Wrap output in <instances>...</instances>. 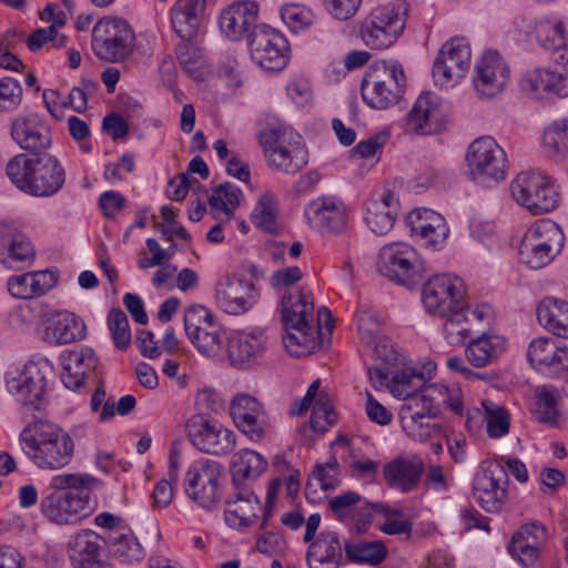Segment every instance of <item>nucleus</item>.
I'll return each mask as SVG.
<instances>
[{
  "label": "nucleus",
  "instance_id": "1",
  "mask_svg": "<svg viewBox=\"0 0 568 568\" xmlns=\"http://www.w3.org/2000/svg\"><path fill=\"white\" fill-rule=\"evenodd\" d=\"M102 481L87 473L59 474L51 478L52 493L41 500V511L58 525H74L89 517L95 509L91 493L102 487Z\"/></svg>",
  "mask_w": 568,
  "mask_h": 568
},
{
  "label": "nucleus",
  "instance_id": "2",
  "mask_svg": "<svg viewBox=\"0 0 568 568\" xmlns=\"http://www.w3.org/2000/svg\"><path fill=\"white\" fill-rule=\"evenodd\" d=\"M22 449L40 468L60 469L70 464L74 453L72 437L60 426L37 420L20 434Z\"/></svg>",
  "mask_w": 568,
  "mask_h": 568
},
{
  "label": "nucleus",
  "instance_id": "3",
  "mask_svg": "<svg viewBox=\"0 0 568 568\" xmlns=\"http://www.w3.org/2000/svg\"><path fill=\"white\" fill-rule=\"evenodd\" d=\"M6 172L17 187L34 196L53 195L65 181L63 166L51 154H18L8 162Z\"/></svg>",
  "mask_w": 568,
  "mask_h": 568
},
{
  "label": "nucleus",
  "instance_id": "4",
  "mask_svg": "<svg viewBox=\"0 0 568 568\" xmlns=\"http://www.w3.org/2000/svg\"><path fill=\"white\" fill-rule=\"evenodd\" d=\"M282 321L286 331L283 343L294 356H301L304 351L294 347H305L314 341V301L311 293L303 288L296 293L287 292L282 301Z\"/></svg>",
  "mask_w": 568,
  "mask_h": 568
},
{
  "label": "nucleus",
  "instance_id": "5",
  "mask_svg": "<svg viewBox=\"0 0 568 568\" xmlns=\"http://www.w3.org/2000/svg\"><path fill=\"white\" fill-rule=\"evenodd\" d=\"M257 138L271 168L294 175L307 165L308 151L297 133L277 125L261 130Z\"/></svg>",
  "mask_w": 568,
  "mask_h": 568
},
{
  "label": "nucleus",
  "instance_id": "6",
  "mask_svg": "<svg viewBox=\"0 0 568 568\" xmlns=\"http://www.w3.org/2000/svg\"><path fill=\"white\" fill-rule=\"evenodd\" d=\"M511 199L532 215L547 214L558 207L560 193L554 180L536 171L518 173L510 182Z\"/></svg>",
  "mask_w": 568,
  "mask_h": 568
},
{
  "label": "nucleus",
  "instance_id": "7",
  "mask_svg": "<svg viewBox=\"0 0 568 568\" xmlns=\"http://www.w3.org/2000/svg\"><path fill=\"white\" fill-rule=\"evenodd\" d=\"M406 85L403 65L396 61L376 63L362 80L364 102L376 110H385L398 102Z\"/></svg>",
  "mask_w": 568,
  "mask_h": 568
},
{
  "label": "nucleus",
  "instance_id": "8",
  "mask_svg": "<svg viewBox=\"0 0 568 568\" xmlns=\"http://www.w3.org/2000/svg\"><path fill=\"white\" fill-rule=\"evenodd\" d=\"M407 6L388 3L374 8L359 23V37L373 50L392 47L406 26Z\"/></svg>",
  "mask_w": 568,
  "mask_h": 568
},
{
  "label": "nucleus",
  "instance_id": "9",
  "mask_svg": "<svg viewBox=\"0 0 568 568\" xmlns=\"http://www.w3.org/2000/svg\"><path fill=\"white\" fill-rule=\"evenodd\" d=\"M184 328L190 342L203 356L224 357L225 332L214 313L204 305H192L184 313Z\"/></svg>",
  "mask_w": 568,
  "mask_h": 568
},
{
  "label": "nucleus",
  "instance_id": "10",
  "mask_svg": "<svg viewBox=\"0 0 568 568\" xmlns=\"http://www.w3.org/2000/svg\"><path fill=\"white\" fill-rule=\"evenodd\" d=\"M565 234L559 225L549 220L532 224L525 233L519 248L520 260L538 270L548 265L560 253Z\"/></svg>",
  "mask_w": 568,
  "mask_h": 568
},
{
  "label": "nucleus",
  "instance_id": "11",
  "mask_svg": "<svg viewBox=\"0 0 568 568\" xmlns=\"http://www.w3.org/2000/svg\"><path fill=\"white\" fill-rule=\"evenodd\" d=\"M135 36L122 19L103 18L92 30L91 47L94 54L106 62L124 61L134 49Z\"/></svg>",
  "mask_w": 568,
  "mask_h": 568
},
{
  "label": "nucleus",
  "instance_id": "12",
  "mask_svg": "<svg viewBox=\"0 0 568 568\" xmlns=\"http://www.w3.org/2000/svg\"><path fill=\"white\" fill-rule=\"evenodd\" d=\"M377 267L382 275L408 288L415 287L424 277L417 252L405 243L384 245L378 254Z\"/></svg>",
  "mask_w": 568,
  "mask_h": 568
},
{
  "label": "nucleus",
  "instance_id": "13",
  "mask_svg": "<svg viewBox=\"0 0 568 568\" xmlns=\"http://www.w3.org/2000/svg\"><path fill=\"white\" fill-rule=\"evenodd\" d=\"M467 163L474 181L481 184H496L507 174V155L491 136L474 140L467 150Z\"/></svg>",
  "mask_w": 568,
  "mask_h": 568
},
{
  "label": "nucleus",
  "instance_id": "14",
  "mask_svg": "<svg viewBox=\"0 0 568 568\" xmlns=\"http://www.w3.org/2000/svg\"><path fill=\"white\" fill-rule=\"evenodd\" d=\"M466 288L458 276L438 274L423 286L422 302L430 315L446 317L453 311L463 308Z\"/></svg>",
  "mask_w": 568,
  "mask_h": 568
},
{
  "label": "nucleus",
  "instance_id": "15",
  "mask_svg": "<svg viewBox=\"0 0 568 568\" xmlns=\"http://www.w3.org/2000/svg\"><path fill=\"white\" fill-rule=\"evenodd\" d=\"M185 430L192 445L202 453L223 456L235 448V434L219 420L204 414L194 415L185 423Z\"/></svg>",
  "mask_w": 568,
  "mask_h": 568
},
{
  "label": "nucleus",
  "instance_id": "16",
  "mask_svg": "<svg viewBox=\"0 0 568 568\" xmlns=\"http://www.w3.org/2000/svg\"><path fill=\"white\" fill-rule=\"evenodd\" d=\"M247 44L252 60L264 70L280 71L288 61L287 39L270 26L255 27Z\"/></svg>",
  "mask_w": 568,
  "mask_h": 568
},
{
  "label": "nucleus",
  "instance_id": "17",
  "mask_svg": "<svg viewBox=\"0 0 568 568\" xmlns=\"http://www.w3.org/2000/svg\"><path fill=\"white\" fill-rule=\"evenodd\" d=\"M222 466L211 459L194 462L185 474V491L199 506L213 509L220 503L219 480Z\"/></svg>",
  "mask_w": 568,
  "mask_h": 568
},
{
  "label": "nucleus",
  "instance_id": "18",
  "mask_svg": "<svg viewBox=\"0 0 568 568\" xmlns=\"http://www.w3.org/2000/svg\"><path fill=\"white\" fill-rule=\"evenodd\" d=\"M470 47L464 38L446 41L433 64V78L440 87H449L463 79L470 68Z\"/></svg>",
  "mask_w": 568,
  "mask_h": 568
},
{
  "label": "nucleus",
  "instance_id": "19",
  "mask_svg": "<svg viewBox=\"0 0 568 568\" xmlns=\"http://www.w3.org/2000/svg\"><path fill=\"white\" fill-rule=\"evenodd\" d=\"M49 368L48 362L28 363L22 371L7 374L6 387L21 404L38 408L47 389L45 373Z\"/></svg>",
  "mask_w": 568,
  "mask_h": 568
},
{
  "label": "nucleus",
  "instance_id": "20",
  "mask_svg": "<svg viewBox=\"0 0 568 568\" xmlns=\"http://www.w3.org/2000/svg\"><path fill=\"white\" fill-rule=\"evenodd\" d=\"M508 474L500 462L489 463L475 477L474 496L487 513H498L507 498Z\"/></svg>",
  "mask_w": 568,
  "mask_h": 568
},
{
  "label": "nucleus",
  "instance_id": "21",
  "mask_svg": "<svg viewBox=\"0 0 568 568\" xmlns=\"http://www.w3.org/2000/svg\"><path fill=\"white\" fill-rule=\"evenodd\" d=\"M328 508L334 517L352 529L362 534L371 526L377 503H369L356 491H346L328 500Z\"/></svg>",
  "mask_w": 568,
  "mask_h": 568
},
{
  "label": "nucleus",
  "instance_id": "22",
  "mask_svg": "<svg viewBox=\"0 0 568 568\" xmlns=\"http://www.w3.org/2000/svg\"><path fill=\"white\" fill-rule=\"evenodd\" d=\"M509 73V68L499 53L488 50L475 64L474 88L480 98H494L505 90Z\"/></svg>",
  "mask_w": 568,
  "mask_h": 568
},
{
  "label": "nucleus",
  "instance_id": "23",
  "mask_svg": "<svg viewBox=\"0 0 568 568\" xmlns=\"http://www.w3.org/2000/svg\"><path fill=\"white\" fill-rule=\"evenodd\" d=\"M261 511L262 503L251 486H232L224 510L229 527L245 530L256 524Z\"/></svg>",
  "mask_w": 568,
  "mask_h": 568
},
{
  "label": "nucleus",
  "instance_id": "24",
  "mask_svg": "<svg viewBox=\"0 0 568 568\" xmlns=\"http://www.w3.org/2000/svg\"><path fill=\"white\" fill-rule=\"evenodd\" d=\"M258 296V290L252 282L230 275L221 277L215 286L216 304L231 315L247 312Z\"/></svg>",
  "mask_w": 568,
  "mask_h": 568
},
{
  "label": "nucleus",
  "instance_id": "25",
  "mask_svg": "<svg viewBox=\"0 0 568 568\" xmlns=\"http://www.w3.org/2000/svg\"><path fill=\"white\" fill-rule=\"evenodd\" d=\"M11 138L32 156L47 154L52 143L50 126L36 113L16 116L11 122Z\"/></svg>",
  "mask_w": 568,
  "mask_h": 568
},
{
  "label": "nucleus",
  "instance_id": "26",
  "mask_svg": "<svg viewBox=\"0 0 568 568\" xmlns=\"http://www.w3.org/2000/svg\"><path fill=\"white\" fill-rule=\"evenodd\" d=\"M446 124V113L438 97L420 94L405 118V131L417 134H434Z\"/></svg>",
  "mask_w": 568,
  "mask_h": 568
},
{
  "label": "nucleus",
  "instance_id": "27",
  "mask_svg": "<svg viewBox=\"0 0 568 568\" xmlns=\"http://www.w3.org/2000/svg\"><path fill=\"white\" fill-rule=\"evenodd\" d=\"M36 251L28 236L20 231L14 222H0V262L18 268L30 265Z\"/></svg>",
  "mask_w": 568,
  "mask_h": 568
},
{
  "label": "nucleus",
  "instance_id": "28",
  "mask_svg": "<svg viewBox=\"0 0 568 568\" xmlns=\"http://www.w3.org/2000/svg\"><path fill=\"white\" fill-rule=\"evenodd\" d=\"M230 414L236 427L251 440H261L267 427L263 405L253 396L240 393L230 403Z\"/></svg>",
  "mask_w": 568,
  "mask_h": 568
},
{
  "label": "nucleus",
  "instance_id": "29",
  "mask_svg": "<svg viewBox=\"0 0 568 568\" xmlns=\"http://www.w3.org/2000/svg\"><path fill=\"white\" fill-rule=\"evenodd\" d=\"M258 6L254 1H239L225 8L219 18L221 32L232 41L247 39L257 24Z\"/></svg>",
  "mask_w": 568,
  "mask_h": 568
},
{
  "label": "nucleus",
  "instance_id": "30",
  "mask_svg": "<svg viewBox=\"0 0 568 568\" xmlns=\"http://www.w3.org/2000/svg\"><path fill=\"white\" fill-rule=\"evenodd\" d=\"M308 222L316 229L342 232L347 222V207L337 196L323 195L313 200L305 210Z\"/></svg>",
  "mask_w": 568,
  "mask_h": 568
},
{
  "label": "nucleus",
  "instance_id": "31",
  "mask_svg": "<svg viewBox=\"0 0 568 568\" xmlns=\"http://www.w3.org/2000/svg\"><path fill=\"white\" fill-rule=\"evenodd\" d=\"M104 540L92 530H82L71 537L69 556L74 568H109L104 559Z\"/></svg>",
  "mask_w": 568,
  "mask_h": 568
},
{
  "label": "nucleus",
  "instance_id": "32",
  "mask_svg": "<svg viewBox=\"0 0 568 568\" xmlns=\"http://www.w3.org/2000/svg\"><path fill=\"white\" fill-rule=\"evenodd\" d=\"M547 539V528L539 520L523 525L513 535L508 551L525 567L532 566L540 554V547Z\"/></svg>",
  "mask_w": 568,
  "mask_h": 568
},
{
  "label": "nucleus",
  "instance_id": "33",
  "mask_svg": "<svg viewBox=\"0 0 568 568\" xmlns=\"http://www.w3.org/2000/svg\"><path fill=\"white\" fill-rule=\"evenodd\" d=\"M410 232L418 235L426 247L440 250L448 236L449 229L445 219L428 209H417L408 214Z\"/></svg>",
  "mask_w": 568,
  "mask_h": 568
},
{
  "label": "nucleus",
  "instance_id": "34",
  "mask_svg": "<svg viewBox=\"0 0 568 568\" xmlns=\"http://www.w3.org/2000/svg\"><path fill=\"white\" fill-rule=\"evenodd\" d=\"M60 361L63 368L61 381L67 388L73 390L84 384L87 374L98 365L93 349L87 346L63 352Z\"/></svg>",
  "mask_w": 568,
  "mask_h": 568
},
{
  "label": "nucleus",
  "instance_id": "35",
  "mask_svg": "<svg viewBox=\"0 0 568 568\" xmlns=\"http://www.w3.org/2000/svg\"><path fill=\"white\" fill-rule=\"evenodd\" d=\"M527 358L537 371L559 372L568 368V347L559 346L551 337L535 338L528 346Z\"/></svg>",
  "mask_w": 568,
  "mask_h": 568
},
{
  "label": "nucleus",
  "instance_id": "36",
  "mask_svg": "<svg viewBox=\"0 0 568 568\" xmlns=\"http://www.w3.org/2000/svg\"><path fill=\"white\" fill-rule=\"evenodd\" d=\"M425 471L423 460L397 457L384 465L383 474L386 484L402 493H410L419 486Z\"/></svg>",
  "mask_w": 568,
  "mask_h": 568
},
{
  "label": "nucleus",
  "instance_id": "37",
  "mask_svg": "<svg viewBox=\"0 0 568 568\" xmlns=\"http://www.w3.org/2000/svg\"><path fill=\"white\" fill-rule=\"evenodd\" d=\"M85 335L87 326L79 316L70 312H59L48 320L42 338L51 345H62L81 341Z\"/></svg>",
  "mask_w": 568,
  "mask_h": 568
},
{
  "label": "nucleus",
  "instance_id": "38",
  "mask_svg": "<svg viewBox=\"0 0 568 568\" xmlns=\"http://www.w3.org/2000/svg\"><path fill=\"white\" fill-rule=\"evenodd\" d=\"M305 559L308 568H339L343 547L338 535L334 531L320 532L310 542Z\"/></svg>",
  "mask_w": 568,
  "mask_h": 568
},
{
  "label": "nucleus",
  "instance_id": "39",
  "mask_svg": "<svg viewBox=\"0 0 568 568\" xmlns=\"http://www.w3.org/2000/svg\"><path fill=\"white\" fill-rule=\"evenodd\" d=\"M205 0H178L171 9V24L180 39H195L202 24Z\"/></svg>",
  "mask_w": 568,
  "mask_h": 568
},
{
  "label": "nucleus",
  "instance_id": "40",
  "mask_svg": "<svg viewBox=\"0 0 568 568\" xmlns=\"http://www.w3.org/2000/svg\"><path fill=\"white\" fill-rule=\"evenodd\" d=\"M374 345L376 364L368 368L369 379L376 390L383 389L394 368L404 365V357L386 336H377Z\"/></svg>",
  "mask_w": 568,
  "mask_h": 568
},
{
  "label": "nucleus",
  "instance_id": "41",
  "mask_svg": "<svg viewBox=\"0 0 568 568\" xmlns=\"http://www.w3.org/2000/svg\"><path fill=\"white\" fill-rule=\"evenodd\" d=\"M536 40L542 49L554 54L557 63L568 68V20H547L536 27Z\"/></svg>",
  "mask_w": 568,
  "mask_h": 568
},
{
  "label": "nucleus",
  "instance_id": "42",
  "mask_svg": "<svg viewBox=\"0 0 568 568\" xmlns=\"http://www.w3.org/2000/svg\"><path fill=\"white\" fill-rule=\"evenodd\" d=\"M57 281L55 274L45 270L13 275L9 277L7 286L16 298H33L50 291Z\"/></svg>",
  "mask_w": 568,
  "mask_h": 568
},
{
  "label": "nucleus",
  "instance_id": "43",
  "mask_svg": "<svg viewBox=\"0 0 568 568\" xmlns=\"http://www.w3.org/2000/svg\"><path fill=\"white\" fill-rule=\"evenodd\" d=\"M398 209V199L390 191H384L379 199L367 204L366 225L377 235L386 234L395 223Z\"/></svg>",
  "mask_w": 568,
  "mask_h": 568
},
{
  "label": "nucleus",
  "instance_id": "44",
  "mask_svg": "<svg viewBox=\"0 0 568 568\" xmlns=\"http://www.w3.org/2000/svg\"><path fill=\"white\" fill-rule=\"evenodd\" d=\"M265 344L262 333H237L229 339L227 358L236 368L246 367L263 354Z\"/></svg>",
  "mask_w": 568,
  "mask_h": 568
},
{
  "label": "nucleus",
  "instance_id": "45",
  "mask_svg": "<svg viewBox=\"0 0 568 568\" xmlns=\"http://www.w3.org/2000/svg\"><path fill=\"white\" fill-rule=\"evenodd\" d=\"M523 88L534 93L547 92L560 98L568 97V68L560 71L538 68L523 79Z\"/></svg>",
  "mask_w": 568,
  "mask_h": 568
},
{
  "label": "nucleus",
  "instance_id": "46",
  "mask_svg": "<svg viewBox=\"0 0 568 568\" xmlns=\"http://www.w3.org/2000/svg\"><path fill=\"white\" fill-rule=\"evenodd\" d=\"M267 462L254 450L243 449L233 456L232 486H251L266 469Z\"/></svg>",
  "mask_w": 568,
  "mask_h": 568
},
{
  "label": "nucleus",
  "instance_id": "47",
  "mask_svg": "<svg viewBox=\"0 0 568 568\" xmlns=\"http://www.w3.org/2000/svg\"><path fill=\"white\" fill-rule=\"evenodd\" d=\"M538 322L552 334L568 338V302L557 297L544 298L537 307Z\"/></svg>",
  "mask_w": 568,
  "mask_h": 568
},
{
  "label": "nucleus",
  "instance_id": "48",
  "mask_svg": "<svg viewBox=\"0 0 568 568\" xmlns=\"http://www.w3.org/2000/svg\"><path fill=\"white\" fill-rule=\"evenodd\" d=\"M505 349V339L497 335L483 334L469 342L465 349L468 362L478 368L493 363Z\"/></svg>",
  "mask_w": 568,
  "mask_h": 568
},
{
  "label": "nucleus",
  "instance_id": "49",
  "mask_svg": "<svg viewBox=\"0 0 568 568\" xmlns=\"http://www.w3.org/2000/svg\"><path fill=\"white\" fill-rule=\"evenodd\" d=\"M424 384L425 377L423 373L417 372L413 367L402 365L393 369L384 387L394 397L405 400L414 395H418Z\"/></svg>",
  "mask_w": 568,
  "mask_h": 568
},
{
  "label": "nucleus",
  "instance_id": "50",
  "mask_svg": "<svg viewBox=\"0 0 568 568\" xmlns=\"http://www.w3.org/2000/svg\"><path fill=\"white\" fill-rule=\"evenodd\" d=\"M113 556L122 562L132 564L144 558V549L132 531H114L110 537Z\"/></svg>",
  "mask_w": 568,
  "mask_h": 568
},
{
  "label": "nucleus",
  "instance_id": "51",
  "mask_svg": "<svg viewBox=\"0 0 568 568\" xmlns=\"http://www.w3.org/2000/svg\"><path fill=\"white\" fill-rule=\"evenodd\" d=\"M346 557L351 562H366L379 565L387 555L386 547L381 541H352L344 542Z\"/></svg>",
  "mask_w": 568,
  "mask_h": 568
},
{
  "label": "nucleus",
  "instance_id": "52",
  "mask_svg": "<svg viewBox=\"0 0 568 568\" xmlns=\"http://www.w3.org/2000/svg\"><path fill=\"white\" fill-rule=\"evenodd\" d=\"M436 416L437 414L432 407L428 408L419 393L405 399L398 412L402 428L407 435H416L415 420L418 418H434Z\"/></svg>",
  "mask_w": 568,
  "mask_h": 568
},
{
  "label": "nucleus",
  "instance_id": "53",
  "mask_svg": "<svg viewBox=\"0 0 568 568\" xmlns=\"http://www.w3.org/2000/svg\"><path fill=\"white\" fill-rule=\"evenodd\" d=\"M559 397L560 395L555 388L541 387L537 389L534 415L539 423L550 427L558 426L560 418Z\"/></svg>",
  "mask_w": 568,
  "mask_h": 568
},
{
  "label": "nucleus",
  "instance_id": "54",
  "mask_svg": "<svg viewBox=\"0 0 568 568\" xmlns=\"http://www.w3.org/2000/svg\"><path fill=\"white\" fill-rule=\"evenodd\" d=\"M481 405L485 410L484 418L487 425V434L490 438H500L509 433L510 416L508 410L490 399H484Z\"/></svg>",
  "mask_w": 568,
  "mask_h": 568
},
{
  "label": "nucleus",
  "instance_id": "55",
  "mask_svg": "<svg viewBox=\"0 0 568 568\" xmlns=\"http://www.w3.org/2000/svg\"><path fill=\"white\" fill-rule=\"evenodd\" d=\"M179 460L180 454L176 450H171L166 478L161 479L152 493L153 506L156 508H165L172 500L171 483H176L179 479Z\"/></svg>",
  "mask_w": 568,
  "mask_h": 568
},
{
  "label": "nucleus",
  "instance_id": "56",
  "mask_svg": "<svg viewBox=\"0 0 568 568\" xmlns=\"http://www.w3.org/2000/svg\"><path fill=\"white\" fill-rule=\"evenodd\" d=\"M276 215V199L271 194H263L252 212L251 220L256 227L267 233H275L277 230Z\"/></svg>",
  "mask_w": 568,
  "mask_h": 568
},
{
  "label": "nucleus",
  "instance_id": "57",
  "mask_svg": "<svg viewBox=\"0 0 568 568\" xmlns=\"http://www.w3.org/2000/svg\"><path fill=\"white\" fill-rule=\"evenodd\" d=\"M280 12L283 22L295 33L308 29L316 20L313 10L302 3H286Z\"/></svg>",
  "mask_w": 568,
  "mask_h": 568
},
{
  "label": "nucleus",
  "instance_id": "58",
  "mask_svg": "<svg viewBox=\"0 0 568 568\" xmlns=\"http://www.w3.org/2000/svg\"><path fill=\"white\" fill-rule=\"evenodd\" d=\"M242 192L230 182L220 184L213 189L209 197V204L212 210L223 212L229 217L233 215V210L240 204Z\"/></svg>",
  "mask_w": 568,
  "mask_h": 568
},
{
  "label": "nucleus",
  "instance_id": "59",
  "mask_svg": "<svg viewBox=\"0 0 568 568\" xmlns=\"http://www.w3.org/2000/svg\"><path fill=\"white\" fill-rule=\"evenodd\" d=\"M444 318V333L446 341L452 345L464 343L470 335L471 327L467 322V314L463 312V308L453 311Z\"/></svg>",
  "mask_w": 568,
  "mask_h": 568
},
{
  "label": "nucleus",
  "instance_id": "60",
  "mask_svg": "<svg viewBox=\"0 0 568 568\" xmlns=\"http://www.w3.org/2000/svg\"><path fill=\"white\" fill-rule=\"evenodd\" d=\"M108 327L115 347L120 351H125L131 343V332L128 316L121 308H112L109 312Z\"/></svg>",
  "mask_w": 568,
  "mask_h": 568
},
{
  "label": "nucleus",
  "instance_id": "61",
  "mask_svg": "<svg viewBox=\"0 0 568 568\" xmlns=\"http://www.w3.org/2000/svg\"><path fill=\"white\" fill-rule=\"evenodd\" d=\"M336 420L333 405L326 393H321L313 406L310 426L314 432L325 433Z\"/></svg>",
  "mask_w": 568,
  "mask_h": 568
},
{
  "label": "nucleus",
  "instance_id": "62",
  "mask_svg": "<svg viewBox=\"0 0 568 568\" xmlns=\"http://www.w3.org/2000/svg\"><path fill=\"white\" fill-rule=\"evenodd\" d=\"M542 144L554 153H568V118L554 121L545 130Z\"/></svg>",
  "mask_w": 568,
  "mask_h": 568
},
{
  "label": "nucleus",
  "instance_id": "63",
  "mask_svg": "<svg viewBox=\"0 0 568 568\" xmlns=\"http://www.w3.org/2000/svg\"><path fill=\"white\" fill-rule=\"evenodd\" d=\"M375 514H382L385 517V523L379 526V529L387 535H407L412 534V524L408 520L400 519L403 511L400 509H393L383 504L377 503Z\"/></svg>",
  "mask_w": 568,
  "mask_h": 568
},
{
  "label": "nucleus",
  "instance_id": "64",
  "mask_svg": "<svg viewBox=\"0 0 568 568\" xmlns=\"http://www.w3.org/2000/svg\"><path fill=\"white\" fill-rule=\"evenodd\" d=\"M21 100L22 87L18 80L10 77L0 79V110H16L20 105Z\"/></svg>",
  "mask_w": 568,
  "mask_h": 568
}]
</instances>
